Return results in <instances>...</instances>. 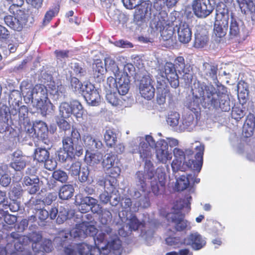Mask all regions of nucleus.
<instances>
[{
    "mask_svg": "<svg viewBox=\"0 0 255 255\" xmlns=\"http://www.w3.org/2000/svg\"><path fill=\"white\" fill-rule=\"evenodd\" d=\"M81 164L79 161L73 163L69 169V173L72 176H77L80 174Z\"/></svg>",
    "mask_w": 255,
    "mask_h": 255,
    "instance_id": "0e129e2a",
    "label": "nucleus"
},
{
    "mask_svg": "<svg viewBox=\"0 0 255 255\" xmlns=\"http://www.w3.org/2000/svg\"><path fill=\"white\" fill-rule=\"evenodd\" d=\"M92 151L86 152L85 160L90 165H94L100 163L102 159L103 155L100 153H93Z\"/></svg>",
    "mask_w": 255,
    "mask_h": 255,
    "instance_id": "f704fd0d",
    "label": "nucleus"
},
{
    "mask_svg": "<svg viewBox=\"0 0 255 255\" xmlns=\"http://www.w3.org/2000/svg\"><path fill=\"white\" fill-rule=\"evenodd\" d=\"M107 174L110 175L109 177L115 178L116 177L119 176L121 173V168L119 166L118 164H116L115 165L111 167V168L108 171H106Z\"/></svg>",
    "mask_w": 255,
    "mask_h": 255,
    "instance_id": "69168bd1",
    "label": "nucleus"
},
{
    "mask_svg": "<svg viewBox=\"0 0 255 255\" xmlns=\"http://www.w3.org/2000/svg\"><path fill=\"white\" fill-rule=\"evenodd\" d=\"M59 7L55 6L50 8L45 13L43 20V23L44 25L48 24L59 12Z\"/></svg>",
    "mask_w": 255,
    "mask_h": 255,
    "instance_id": "c03bdc74",
    "label": "nucleus"
},
{
    "mask_svg": "<svg viewBox=\"0 0 255 255\" xmlns=\"http://www.w3.org/2000/svg\"><path fill=\"white\" fill-rule=\"evenodd\" d=\"M101 221L103 224H107L112 220V215L107 209L103 210L101 214Z\"/></svg>",
    "mask_w": 255,
    "mask_h": 255,
    "instance_id": "680f3d73",
    "label": "nucleus"
},
{
    "mask_svg": "<svg viewBox=\"0 0 255 255\" xmlns=\"http://www.w3.org/2000/svg\"><path fill=\"white\" fill-rule=\"evenodd\" d=\"M116 157L114 155H108V156L104 159L102 164L103 168L105 171H108L113 166L117 163H115Z\"/></svg>",
    "mask_w": 255,
    "mask_h": 255,
    "instance_id": "3c124183",
    "label": "nucleus"
},
{
    "mask_svg": "<svg viewBox=\"0 0 255 255\" xmlns=\"http://www.w3.org/2000/svg\"><path fill=\"white\" fill-rule=\"evenodd\" d=\"M138 189L140 190L135 191L134 197L136 198H138L140 197H142L139 200V202L137 205L135 204L133 207L132 206V202L129 198H125L124 199V202L122 203L123 206L126 209L129 208L131 211H136L138 210V207H141L142 208H146L149 206V203L148 198L146 197L147 193L149 192L148 190L146 189L145 192H142L141 188L140 186H137Z\"/></svg>",
    "mask_w": 255,
    "mask_h": 255,
    "instance_id": "2eb2a0df",
    "label": "nucleus"
},
{
    "mask_svg": "<svg viewBox=\"0 0 255 255\" xmlns=\"http://www.w3.org/2000/svg\"><path fill=\"white\" fill-rule=\"evenodd\" d=\"M52 176L55 180L61 182H65L68 179L67 173L61 170H56L53 173Z\"/></svg>",
    "mask_w": 255,
    "mask_h": 255,
    "instance_id": "603ef678",
    "label": "nucleus"
},
{
    "mask_svg": "<svg viewBox=\"0 0 255 255\" xmlns=\"http://www.w3.org/2000/svg\"><path fill=\"white\" fill-rule=\"evenodd\" d=\"M33 129L35 133L38 136H43L48 131V128L46 124L41 121L35 122L33 125Z\"/></svg>",
    "mask_w": 255,
    "mask_h": 255,
    "instance_id": "e433bc0d",
    "label": "nucleus"
},
{
    "mask_svg": "<svg viewBox=\"0 0 255 255\" xmlns=\"http://www.w3.org/2000/svg\"><path fill=\"white\" fill-rule=\"evenodd\" d=\"M105 66L106 70L111 74H113L115 79L119 78L122 76V71L117 65L115 61L110 57H106L105 59Z\"/></svg>",
    "mask_w": 255,
    "mask_h": 255,
    "instance_id": "bb28decb",
    "label": "nucleus"
},
{
    "mask_svg": "<svg viewBox=\"0 0 255 255\" xmlns=\"http://www.w3.org/2000/svg\"><path fill=\"white\" fill-rule=\"evenodd\" d=\"M72 114L78 119L81 118L84 113L83 108L78 101L74 100L71 102Z\"/></svg>",
    "mask_w": 255,
    "mask_h": 255,
    "instance_id": "a19ab883",
    "label": "nucleus"
},
{
    "mask_svg": "<svg viewBox=\"0 0 255 255\" xmlns=\"http://www.w3.org/2000/svg\"><path fill=\"white\" fill-rule=\"evenodd\" d=\"M26 164V157L20 150L14 151L12 154L10 166L15 171H20L25 168Z\"/></svg>",
    "mask_w": 255,
    "mask_h": 255,
    "instance_id": "4be33fe9",
    "label": "nucleus"
},
{
    "mask_svg": "<svg viewBox=\"0 0 255 255\" xmlns=\"http://www.w3.org/2000/svg\"><path fill=\"white\" fill-rule=\"evenodd\" d=\"M27 15L22 10L17 11L14 16L7 15L4 17L5 24L14 30L20 31L25 24Z\"/></svg>",
    "mask_w": 255,
    "mask_h": 255,
    "instance_id": "dca6fc26",
    "label": "nucleus"
},
{
    "mask_svg": "<svg viewBox=\"0 0 255 255\" xmlns=\"http://www.w3.org/2000/svg\"><path fill=\"white\" fill-rule=\"evenodd\" d=\"M125 223L130 231H136L140 227H144V223L139 221L136 216L130 212L126 215Z\"/></svg>",
    "mask_w": 255,
    "mask_h": 255,
    "instance_id": "cd10ccee",
    "label": "nucleus"
},
{
    "mask_svg": "<svg viewBox=\"0 0 255 255\" xmlns=\"http://www.w3.org/2000/svg\"><path fill=\"white\" fill-rule=\"evenodd\" d=\"M54 53L57 60L62 61L69 57V51L68 50H56Z\"/></svg>",
    "mask_w": 255,
    "mask_h": 255,
    "instance_id": "774afa93",
    "label": "nucleus"
},
{
    "mask_svg": "<svg viewBox=\"0 0 255 255\" xmlns=\"http://www.w3.org/2000/svg\"><path fill=\"white\" fill-rule=\"evenodd\" d=\"M68 208L65 207L61 206L59 209H58V217L57 219V222L59 224L62 223L65 221L69 215V212L68 211Z\"/></svg>",
    "mask_w": 255,
    "mask_h": 255,
    "instance_id": "8fccbe9b",
    "label": "nucleus"
},
{
    "mask_svg": "<svg viewBox=\"0 0 255 255\" xmlns=\"http://www.w3.org/2000/svg\"><path fill=\"white\" fill-rule=\"evenodd\" d=\"M129 79L128 78H123L122 76L115 79L113 76H110L107 79V86L114 91H118L119 95H125L128 92Z\"/></svg>",
    "mask_w": 255,
    "mask_h": 255,
    "instance_id": "4468645a",
    "label": "nucleus"
},
{
    "mask_svg": "<svg viewBox=\"0 0 255 255\" xmlns=\"http://www.w3.org/2000/svg\"><path fill=\"white\" fill-rule=\"evenodd\" d=\"M197 151L195 155V160H191L193 151L190 148L184 151L178 147H175L173 150L174 159L171 163V167L173 172L178 171H185L188 169L200 172L203 163V155L204 146L199 144L196 146Z\"/></svg>",
    "mask_w": 255,
    "mask_h": 255,
    "instance_id": "7ed1b4c3",
    "label": "nucleus"
},
{
    "mask_svg": "<svg viewBox=\"0 0 255 255\" xmlns=\"http://www.w3.org/2000/svg\"><path fill=\"white\" fill-rule=\"evenodd\" d=\"M58 156L60 161L62 162H65L69 158H71L74 156V154L72 153H69V152L66 150L65 149L60 148L57 151Z\"/></svg>",
    "mask_w": 255,
    "mask_h": 255,
    "instance_id": "6e6d98bb",
    "label": "nucleus"
},
{
    "mask_svg": "<svg viewBox=\"0 0 255 255\" xmlns=\"http://www.w3.org/2000/svg\"><path fill=\"white\" fill-rule=\"evenodd\" d=\"M157 147L156 149V156L159 162L166 164L170 161L172 158V152L168 150L166 144L159 145L157 143Z\"/></svg>",
    "mask_w": 255,
    "mask_h": 255,
    "instance_id": "393cba45",
    "label": "nucleus"
},
{
    "mask_svg": "<svg viewBox=\"0 0 255 255\" xmlns=\"http://www.w3.org/2000/svg\"><path fill=\"white\" fill-rule=\"evenodd\" d=\"M230 15L228 9L218 10L214 24V33L217 37L222 38L227 33Z\"/></svg>",
    "mask_w": 255,
    "mask_h": 255,
    "instance_id": "9d476101",
    "label": "nucleus"
},
{
    "mask_svg": "<svg viewBox=\"0 0 255 255\" xmlns=\"http://www.w3.org/2000/svg\"><path fill=\"white\" fill-rule=\"evenodd\" d=\"M94 76L97 79L98 81L100 82L103 80L104 74L106 71V66H103V64L101 61L97 62L95 66L94 67Z\"/></svg>",
    "mask_w": 255,
    "mask_h": 255,
    "instance_id": "58836bf2",
    "label": "nucleus"
},
{
    "mask_svg": "<svg viewBox=\"0 0 255 255\" xmlns=\"http://www.w3.org/2000/svg\"><path fill=\"white\" fill-rule=\"evenodd\" d=\"M175 65L179 72L182 71V72L187 74V72L184 69L185 63L183 57L181 56L178 57L175 60Z\"/></svg>",
    "mask_w": 255,
    "mask_h": 255,
    "instance_id": "338daca9",
    "label": "nucleus"
},
{
    "mask_svg": "<svg viewBox=\"0 0 255 255\" xmlns=\"http://www.w3.org/2000/svg\"><path fill=\"white\" fill-rule=\"evenodd\" d=\"M35 209L36 210V215L42 221L46 220L49 216L50 219H54L56 217L58 214V209L55 207L51 208L49 211L45 207L43 209H38L35 207Z\"/></svg>",
    "mask_w": 255,
    "mask_h": 255,
    "instance_id": "c85d7f7f",
    "label": "nucleus"
},
{
    "mask_svg": "<svg viewBox=\"0 0 255 255\" xmlns=\"http://www.w3.org/2000/svg\"><path fill=\"white\" fill-rule=\"evenodd\" d=\"M85 85H83L79 80L73 77L71 80V88L75 92H77L79 93H82L85 91Z\"/></svg>",
    "mask_w": 255,
    "mask_h": 255,
    "instance_id": "de8ad7c7",
    "label": "nucleus"
},
{
    "mask_svg": "<svg viewBox=\"0 0 255 255\" xmlns=\"http://www.w3.org/2000/svg\"><path fill=\"white\" fill-rule=\"evenodd\" d=\"M157 141L159 145H162L164 143L167 145V147H168L169 146L171 148L175 147L179 144L178 140L172 137H168L166 139H160Z\"/></svg>",
    "mask_w": 255,
    "mask_h": 255,
    "instance_id": "5fc2aeb1",
    "label": "nucleus"
},
{
    "mask_svg": "<svg viewBox=\"0 0 255 255\" xmlns=\"http://www.w3.org/2000/svg\"><path fill=\"white\" fill-rule=\"evenodd\" d=\"M42 236L39 233L33 232L29 235V237H20L19 241L20 242L21 240H29L33 242L32 245L33 248H36V246H38L39 242L41 240Z\"/></svg>",
    "mask_w": 255,
    "mask_h": 255,
    "instance_id": "a18cd8bd",
    "label": "nucleus"
},
{
    "mask_svg": "<svg viewBox=\"0 0 255 255\" xmlns=\"http://www.w3.org/2000/svg\"><path fill=\"white\" fill-rule=\"evenodd\" d=\"M241 26V21L232 15L231 16L229 31L231 37H237L239 35Z\"/></svg>",
    "mask_w": 255,
    "mask_h": 255,
    "instance_id": "7c9ffc66",
    "label": "nucleus"
},
{
    "mask_svg": "<svg viewBox=\"0 0 255 255\" xmlns=\"http://www.w3.org/2000/svg\"><path fill=\"white\" fill-rule=\"evenodd\" d=\"M242 11L246 12L249 10L252 12H255V2L254 0H236Z\"/></svg>",
    "mask_w": 255,
    "mask_h": 255,
    "instance_id": "c9c22d12",
    "label": "nucleus"
},
{
    "mask_svg": "<svg viewBox=\"0 0 255 255\" xmlns=\"http://www.w3.org/2000/svg\"><path fill=\"white\" fill-rule=\"evenodd\" d=\"M85 90L83 93L87 103L92 106H97L101 102L100 96L95 89L94 86L89 83L86 84L85 87Z\"/></svg>",
    "mask_w": 255,
    "mask_h": 255,
    "instance_id": "f3484780",
    "label": "nucleus"
},
{
    "mask_svg": "<svg viewBox=\"0 0 255 255\" xmlns=\"http://www.w3.org/2000/svg\"><path fill=\"white\" fill-rule=\"evenodd\" d=\"M208 40L207 30L201 26H198L195 33L194 47L203 48L207 45Z\"/></svg>",
    "mask_w": 255,
    "mask_h": 255,
    "instance_id": "b1692460",
    "label": "nucleus"
},
{
    "mask_svg": "<svg viewBox=\"0 0 255 255\" xmlns=\"http://www.w3.org/2000/svg\"><path fill=\"white\" fill-rule=\"evenodd\" d=\"M151 156L142 158L145 160V167L144 171H138L136 173L137 186H140L142 192L146 191L147 187L146 180L151 179L154 176V168L150 160Z\"/></svg>",
    "mask_w": 255,
    "mask_h": 255,
    "instance_id": "ddd939ff",
    "label": "nucleus"
},
{
    "mask_svg": "<svg viewBox=\"0 0 255 255\" xmlns=\"http://www.w3.org/2000/svg\"><path fill=\"white\" fill-rule=\"evenodd\" d=\"M157 79V102L162 105L167 99L169 103L174 100V96L169 92L167 85V80L172 87L177 88L179 86L178 76L175 70V65L171 62H166L160 65L158 68Z\"/></svg>",
    "mask_w": 255,
    "mask_h": 255,
    "instance_id": "f03ea898",
    "label": "nucleus"
},
{
    "mask_svg": "<svg viewBox=\"0 0 255 255\" xmlns=\"http://www.w3.org/2000/svg\"><path fill=\"white\" fill-rule=\"evenodd\" d=\"M74 189L70 184L62 186L59 191V197L62 200H68L73 196Z\"/></svg>",
    "mask_w": 255,
    "mask_h": 255,
    "instance_id": "473e14b6",
    "label": "nucleus"
},
{
    "mask_svg": "<svg viewBox=\"0 0 255 255\" xmlns=\"http://www.w3.org/2000/svg\"><path fill=\"white\" fill-rule=\"evenodd\" d=\"M184 245H190L195 250H199L204 247L206 241L204 238L199 233L195 232L190 234L183 241Z\"/></svg>",
    "mask_w": 255,
    "mask_h": 255,
    "instance_id": "6ab92c4d",
    "label": "nucleus"
},
{
    "mask_svg": "<svg viewBox=\"0 0 255 255\" xmlns=\"http://www.w3.org/2000/svg\"><path fill=\"white\" fill-rule=\"evenodd\" d=\"M165 241L168 245L173 246L174 248H178L182 244H184L183 241H181L179 238L170 237L167 238Z\"/></svg>",
    "mask_w": 255,
    "mask_h": 255,
    "instance_id": "13d9d810",
    "label": "nucleus"
},
{
    "mask_svg": "<svg viewBox=\"0 0 255 255\" xmlns=\"http://www.w3.org/2000/svg\"><path fill=\"white\" fill-rule=\"evenodd\" d=\"M217 66L205 63L203 64V74L206 79H211L216 82L217 79Z\"/></svg>",
    "mask_w": 255,
    "mask_h": 255,
    "instance_id": "c756f323",
    "label": "nucleus"
},
{
    "mask_svg": "<svg viewBox=\"0 0 255 255\" xmlns=\"http://www.w3.org/2000/svg\"><path fill=\"white\" fill-rule=\"evenodd\" d=\"M106 88L107 89L106 96L107 101L113 106H116L120 105L121 102L119 97V95L112 88L107 87Z\"/></svg>",
    "mask_w": 255,
    "mask_h": 255,
    "instance_id": "72a5a7b5",
    "label": "nucleus"
},
{
    "mask_svg": "<svg viewBox=\"0 0 255 255\" xmlns=\"http://www.w3.org/2000/svg\"><path fill=\"white\" fill-rule=\"evenodd\" d=\"M91 238L94 240V247L86 243L74 245L80 255H88L89 253L90 255H121V241L116 232L109 226H104L101 232Z\"/></svg>",
    "mask_w": 255,
    "mask_h": 255,
    "instance_id": "f257e3e1",
    "label": "nucleus"
},
{
    "mask_svg": "<svg viewBox=\"0 0 255 255\" xmlns=\"http://www.w3.org/2000/svg\"><path fill=\"white\" fill-rule=\"evenodd\" d=\"M81 226V224L77 225L76 227L71 230L69 233L64 231L61 232L59 236L55 238V242H58L61 240V241H64L68 239L69 236L74 238L79 237L83 238L84 232H82V228L80 227Z\"/></svg>",
    "mask_w": 255,
    "mask_h": 255,
    "instance_id": "a878e982",
    "label": "nucleus"
},
{
    "mask_svg": "<svg viewBox=\"0 0 255 255\" xmlns=\"http://www.w3.org/2000/svg\"><path fill=\"white\" fill-rule=\"evenodd\" d=\"M104 138L107 145L112 147L117 140V135L113 129H106L104 134Z\"/></svg>",
    "mask_w": 255,
    "mask_h": 255,
    "instance_id": "4c0bfd02",
    "label": "nucleus"
},
{
    "mask_svg": "<svg viewBox=\"0 0 255 255\" xmlns=\"http://www.w3.org/2000/svg\"><path fill=\"white\" fill-rule=\"evenodd\" d=\"M39 180L36 176L31 175L30 176H25L23 179V183L26 186H32L38 184Z\"/></svg>",
    "mask_w": 255,
    "mask_h": 255,
    "instance_id": "e2e57ef3",
    "label": "nucleus"
},
{
    "mask_svg": "<svg viewBox=\"0 0 255 255\" xmlns=\"http://www.w3.org/2000/svg\"><path fill=\"white\" fill-rule=\"evenodd\" d=\"M150 8L146 3H142L135 10L134 21L145 22L150 17Z\"/></svg>",
    "mask_w": 255,
    "mask_h": 255,
    "instance_id": "5701e85b",
    "label": "nucleus"
},
{
    "mask_svg": "<svg viewBox=\"0 0 255 255\" xmlns=\"http://www.w3.org/2000/svg\"><path fill=\"white\" fill-rule=\"evenodd\" d=\"M49 156V152L45 148H38L34 152V159L38 162H44Z\"/></svg>",
    "mask_w": 255,
    "mask_h": 255,
    "instance_id": "37998d69",
    "label": "nucleus"
},
{
    "mask_svg": "<svg viewBox=\"0 0 255 255\" xmlns=\"http://www.w3.org/2000/svg\"><path fill=\"white\" fill-rule=\"evenodd\" d=\"M59 114L63 118H68L72 114L71 104L67 102L61 103L59 107Z\"/></svg>",
    "mask_w": 255,
    "mask_h": 255,
    "instance_id": "ea45409f",
    "label": "nucleus"
},
{
    "mask_svg": "<svg viewBox=\"0 0 255 255\" xmlns=\"http://www.w3.org/2000/svg\"><path fill=\"white\" fill-rule=\"evenodd\" d=\"M180 115L177 112H171L167 119V122L168 125L173 128H175L176 130H178V125L180 122Z\"/></svg>",
    "mask_w": 255,
    "mask_h": 255,
    "instance_id": "79ce46f5",
    "label": "nucleus"
},
{
    "mask_svg": "<svg viewBox=\"0 0 255 255\" xmlns=\"http://www.w3.org/2000/svg\"><path fill=\"white\" fill-rule=\"evenodd\" d=\"M80 227L82 228V232H84L83 238L86 236H93L97 232L96 229L89 223L83 222Z\"/></svg>",
    "mask_w": 255,
    "mask_h": 255,
    "instance_id": "49530a36",
    "label": "nucleus"
},
{
    "mask_svg": "<svg viewBox=\"0 0 255 255\" xmlns=\"http://www.w3.org/2000/svg\"><path fill=\"white\" fill-rule=\"evenodd\" d=\"M26 82H22L20 86L21 92L24 97L31 100L33 106L40 110L43 116L52 113L54 111V106L47 97V90L43 85H36L31 91H28Z\"/></svg>",
    "mask_w": 255,
    "mask_h": 255,
    "instance_id": "20e7f679",
    "label": "nucleus"
},
{
    "mask_svg": "<svg viewBox=\"0 0 255 255\" xmlns=\"http://www.w3.org/2000/svg\"><path fill=\"white\" fill-rule=\"evenodd\" d=\"M80 138L79 132L75 128H73L71 132L70 136H64L62 139L63 148L68 151L69 153L74 154V145L76 141H78Z\"/></svg>",
    "mask_w": 255,
    "mask_h": 255,
    "instance_id": "412c9836",
    "label": "nucleus"
},
{
    "mask_svg": "<svg viewBox=\"0 0 255 255\" xmlns=\"http://www.w3.org/2000/svg\"><path fill=\"white\" fill-rule=\"evenodd\" d=\"M193 179V177L191 178V175H188L187 176L184 175H181L179 177L176 178V189L178 191H182L186 189Z\"/></svg>",
    "mask_w": 255,
    "mask_h": 255,
    "instance_id": "2f4dec72",
    "label": "nucleus"
},
{
    "mask_svg": "<svg viewBox=\"0 0 255 255\" xmlns=\"http://www.w3.org/2000/svg\"><path fill=\"white\" fill-rule=\"evenodd\" d=\"M134 68L131 64L128 63L124 66L123 72H122V78H125L130 77L134 72Z\"/></svg>",
    "mask_w": 255,
    "mask_h": 255,
    "instance_id": "bf43d9fd",
    "label": "nucleus"
},
{
    "mask_svg": "<svg viewBox=\"0 0 255 255\" xmlns=\"http://www.w3.org/2000/svg\"><path fill=\"white\" fill-rule=\"evenodd\" d=\"M170 15L169 17L164 11H161L159 13L157 19H155L153 22L155 27L159 30L161 33L162 39L164 41L169 40L172 39L174 32V26L171 21Z\"/></svg>",
    "mask_w": 255,
    "mask_h": 255,
    "instance_id": "0eeeda50",
    "label": "nucleus"
},
{
    "mask_svg": "<svg viewBox=\"0 0 255 255\" xmlns=\"http://www.w3.org/2000/svg\"><path fill=\"white\" fill-rule=\"evenodd\" d=\"M40 246V250L46 253L51 252L53 249L51 241L48 239L43 240Z\"/></svg>",
    "mask_w": 255,
    "mask_h": 255,
    "instance_id": "052dcab7",
    "label": "nucleus"
},
{
    "mask_svg": "<svg viewBox=\"0 0 255 255\" xmlns=\"http://www.w3.org/2000/svg\"><path fill=\"white\" fill-rule=\"evenodd\" d=\"M49 89L50 94L53 96V98L55 100H58L62 96V87H59L50 84L49 86Z\"/></svg>",
    "mask_w": 255,
    "mask_h": 255,
    "instance_id": "09e8293b",
    "label": "nucleus"
},
{
    "mask_svg": "<svg viewBox=\"0 0 255 255\" xmlns=\"http://www.w3.org/2000/svg\"><path fill=\"white\" fill-rule=\"evenodd\" d=\"M161 187H163L165 184L166 174L162 168H158L156 170V175L154 176Z\"/></svg>",
    "mask_w": 255,
    "mask_h": 255,
    "instance_id": "864d4df0",
    "label": "nucleus"
},
{
    "mask_svg": "<svg viewBox=\"0 0 255 255\" xmlns=\"http://www.w3.org/2000/svg\"><path fill=\"white\" fill-rule=\"evenodd\" d=\"M82 140L86 149V152L96 151L101 149L103 146V143L100 140L93 138L90 134L88 133L83 135Z\"/></svg>",
    "mask_w": 255,
    "mask_h": 255,
    "instance_id": "aec40b11",
    "label": "nucleus"
},
{
    "mask_svg": "<svg viewBox=\"0 0 255 255\" xmlns=\"http://www.w3.org/2000/svg\"><path fill=\"white\" fill-rule=\"evenodd\" d=\"M197 123V119L194 114L191 112L185 114L182 116L178 125V131H191L195 127Z\"/></svg>",
    "mask_w": 255,
    "mask_h": 255,
    "instance_id": "a211bd4d",
    "label": "nucleus"
},
{
    "mask_svg": "<svg viewBox=\"0 0 255 255\" xmlns=\"http://www.w3.org/2000/svg\"><path fill=\"white\" fill-rule=\"evenodd\" d=\"M193 93L196 98H202L206 102L214 107H219L223 111L230 110V100L224 92H218L211 85H205L198 84V87L193 89Z\"/></svg>",
    "mask_w": 255,
    "mask_h": 255,
    "instance_id": "39448f33",
    "label": "nucleus"
},
{
    "mask_svg": "<svg viewBox=\"0 0 255 255\" xmlns=\"http://www.w3.org/2000/svg\"><path fill=\"white\" fill-rule=\"evenodd\" d=\"M139 92L141 96L148 100L154 97L155 89L153 87V81L150 75L146 71L141 74L140 76Z\"/></svg>",
    "mask_w": 255,
    "mask_h": 255,
    "instance_id": "f8f14e48",
    "label": "nucleus"
},
{
    "mask_svg": "<svg viewBox=\"0 0 255 255\" xmlns=\"http://www.w3.org/2000/svg\"><path fill=\"white\" fill-rule=\"evenodd\" d=\"M214 5V0H194L192 3L194 13L200 18H205L213 12Z\"/></svg>",
    "mask_w": 255,
    "mask_h": 255,
    "instance_id": "9b49d317",
    "label": "nucleus"
},
{
    "mask_svg": "<svg viewBox=\"0 0 255 255\" xmlns=\"http://www.w3.org/2000/svg\"><path fill=\"white\" fill-rule=\"evenodd\" d=\"M157 141L156 142L150 135L145 137H137L132 140L131 146L132 147V153L138 152L141 158H147L152 155L151 149L157 147Z\"/></svg>",
    "mask_w": 255,
    "mask_h": 255,
    "instance_id": "423d86ee",
    "label": "nucleus"
},
{
    "mask_svg": "<svg viewBox=\"0 0 255 255\" xmlns=\"http://www.w3.org/2000/svg\"><path fill=\"white\" fill-rule=\"evenodd\" d=\"M183 202L182 200L177 201L173 207L174 212L169 213L166 216L168 221L172 223L175 229L178 231H181L185 229H190L191 228L190 223L185 220L182 215L179 212L183 207Z\"/></svg>",
    "mask_w": 255,
    "mask_h": 255,
    "instance_id": "6e6552de",
    "label": "nucleus"
},
{
    "mask_svg": "<svg viewBox=\"0 0 255 255\" xmlns=\"http://www.w3.org/2000/svg\"><path fill=\"white\" fill-rule=\"evenodd\" d=\"M116 179L114 178L109 177L104 182L105 190L108 192H112L115 188Z\"/></svg>",
    "mask_w": 255,
    "mask_h": 255,
    "instance_id": "4d7b16f0",
    "label": "nucleus"
},
{
    "mask_svg": "<svg viewBox=\"0 0 255 255\" xmlns=\"http://www.w3.org/2000/svg\"><path fill=\"white\" fill-rule=\"evenodd\" d=\"M171 21L174 26L175 32L177 33L179 41L183 44L188 43L192 36V30L189 25L174 16H171Z\"/></svg>",
    "mask_w": 255,
    "mask_h": 255,
    "instance_id": "1a4fd4ad",
    "label": "nucleus"
}]
</instances>
